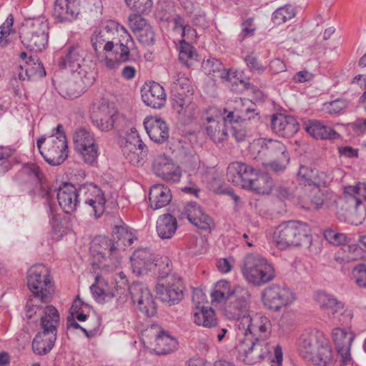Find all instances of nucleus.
I'll return each mask as SVG.
<instances>
[{"mask_svg":"<svg viewBox=\"0 0 366 366\" xmlns=\"http://www.w3.org/2000/svg\"><path fill=\"white\" fill-rule=\"evenodd\" d=\"M92 46L97 54L101 51L105 53H116L120 49L122 61H132L137 54L134 41L127 30L119 23L110 21L105 25L96 28L91 36Z\"/></svg>","mask_w":366,"mask_h":366,"instance_id":"nucleus-1","label":"nucleus"},{"mask_svg":"<svg viewBox=\"0 0 366 366\" xmlns=\"http://www.w3.org/2000/svg\"><path fill=\"white\" fill-rule=\"evenodd\" d=\"M259 171L242 162H233L227 168V179L236 186L251 189Z\"/></svg>","mask_w":366,"mask_h":366,"instance_id":"nucleus-27","label":"nucleus"},{"mask_svg":"<svg viewBox=\"0 0 366 366\" xmlns=\"http://www.w3.org/2000/svg\"><path fill=\"white\" fill-rule=\"evenodd\" d=\"M305 129L310 135L317 139H337L340 137L333 129L318 120L309 121Z\"/></svg>","mask_w":366,"mask_h":366,"instance_id":"nucleus-44","label":"nucleus"},{"mask_svg":"<svg viewBox=\"0 0 366 366\" xmlns=\"http://www.w3.org/2000/svg\"><path fill=\"white\" fill-rule=\"evenodd\" d=\"M242 273L245 280L254 286L264 285L275 276L272 264L258 254H249L244 257Z\"/></svg>","mask_w":366,"mask_h":366,"instance_id":"nucleus-11","label":"nucleus"},{"mask_svg":"<svg viewBox=\"0 0 366 366\" xmlns=\"http://www.w3.org/2000/svg\"><path fill=\"white\" fill-rule=\"evenodd\" d=\"M191 81L190 80L182 73H177L174 76V82L172 85V94H178L179 93L183 94L184 95H191L190 93Z\"/></svg>","mask_w":366,"mask_h":366,"instance_id":"nucleus-50","label":"nucleus"},{"mask_svg":"<svg viewBox=\"0 0 366 366\" xmlns=\"http://www.w3.org/2000/svg\"><path fill=\"white\" fill-rule=\"evenodd\" d=\"M235 260L232 256L219 258L217 260L216 266L219 272L227 274L230 272L234 266Z\"/></svg>","mask_w":366,"mask_h":366,"instance_id":"nucleus-64","label":"nucleus"},{"mask_svg":"<svg viewBox=\"0 0 366 366\" xmlns=\"http://www.w3.org/2000/svg\"><path fill=\"white\" fill-rule=\"evenodd\" d=\"M73 139L75 150L82 160L89 165L97 162L99 148L94 134L85 128H79L75 131Z\"/></svg>","mask_w":366,"mask_h":366,"instance_id":"nucleus-19","label":"nucleus"},{"mask_svg":"<svg viewBox=\"0 0 366 366\" xmlns=\"http://www.w3.org/2000/svg\"><path fill=\"white\" fill-rule=\"evenodd\" d=\"M137 239L135 231L126 224L116 226L114 228L112 239L105 237L95 238L93 244L94 246H99L97 252L103 259L99 262V268L104 272H110L117 268L120 264L119 253Z\"/></svg>","mask_w":366,"mask_h":366,"instance_id":"nucleus-2","label":"nucleus"},{"mask_svg":"<svg viewBox=\"0 0 366 366\" xmlns=\"http://www.w3.org/2000/svg\"><path fill=\"white\" fill-rule=\"evenodd\" d=\"M143 102L154 109H161L166 103V94L162 86L157 82L146 84L142 89Z\"/></svg>","mask_w":366,"mask_h":366,"instance_id":"nucleus-40","label":"nucleus"},{"mask_svg":"<svg viewBox=\"0 0 366 366\" xmlns=\"http://www.w3.org/2000/svg\"><path fill=\"white\" fill-rule=\"evenodd\" d=\"M273 187L274 182L267 174L259 173L251 190L258 194H268L271 192Z\"/></svg>","mask_w":366,"mask_h":366,"instance_id":"nucleus-49","label":"nucleus"},{"mask_svg":"<svg viewBox=\"0 0 366 366\" xmlns=\"http://www.w3.org/2000/svg\"><path fill=\"white\" fill-rule=\"evenodd\" d=\"M59 205L65 213L70 214L76 211L80 199L79 189L73 184L65 183L56 192Z\"/></svg>","mask_w":366,"mask_h":366,"instance_id":"nucleus-36","label":"nucleus"},{"mask_svg":"<svg viewBox=\"0 0 366 366\" xmlns=\"http://www.w3.org/2000/svg\"><path fill=\"white\" fill-rule=\"evenodd\" d=\"M98 59L102 66L110 71L118 69L121 63L128 61H122L120 58V49H118V52L116 53L115 49L112 52L98 54Z\"/></svg>","mask_w":366,"mask_h":366,"instance_id":"nucleus-48","label":"nucleus"},{"mask_svg":"<svg viewBox=\"0 0 366 366\" xmlns=\"http://www.w3.org/2000/svg\"><path fill=\"white\" fill-rule=\"evenodd\" d=\"M298 349L304 359L317 366H329L332 362L331 345L320 332H304L300 337Z\"/></svg>","mask_w":366,"mask_h":366,"instance_id":"nucleus-4","label":"nucleus"},{"mask_svg":"<svg viewBox=\"0 0 366 366\" xmlns=\"http://www.w3.org/2000/svg\"><path fill=\"white\" fill-rule=\"evenodd\" d=\"M335 175H332L330 173L315 172L312 187H317L320 189L321 186L325 187L335 179Z\"/></svg>","mask_w":366,"mask_h":366,"instance_id":"nucleus-63","label":"nucleus"},{"mask_svg":"<svg viewBox=\"0 0 366 366\" xmlns=\"http://www.w3.org/2000/svg\"><path fill=\"white\" fill-rule=\"evenodd\" d=\"M122 150L126 159L134 166L143 165L148 155V148L135 128H131L126 134Z\"/></svg>","mask_w":366,"mask_h":366,"instance_id":"nucleus-21","label":"nucleus"},{"mask_svg":"<svg viewBox=\"0 0 366 366\" xmlns=\"http://www.w3.org/2000/svg\"><path fill=\"white\" fill-rule=\"evenodd\" d=\"M93 80L92 74H86V71L82 69L72 75V81L61 87L60 94L64 98H77L93 83Z\"/></svg>","mask_w":366,"mask_h":366,"instance_id":"nucleus-32","label":"nucleus"},{"mask_svg":"<svg viewBox=\"0 0 366 366\" xmlns=\"http://www.w3.org/2000/svg\"><path fill=\"white\" fill-rule=\"evenodd\" d=\"M92 124L102 132L112 130L117 121V109L104 101L93 103L89 110Z\"/></svg>","mask_w":366,"mask_h":366,"instance_id":"nucleus-24","label":"nucleus"},{"mask_svg":"<svg viewBox=\"0 0 366 366\" xmlns=\"http://www.w3.org/2000/svg\"><path fill=\"white\" fill-rule=\"evenodd\" d=\"M80 199L90 209L95 217H101L105 211L106 198L103 191L93 184H86L79 187Z\"/></svg>","mask_w":366,"mask_h":366,"instance_id":"nucleus-26","label":"nucleus"},{"mask_svg":"<svg viewBox=\"0 0 366 366\" xmlns=\"http://www.w3.org/2000/svg\"><path fill=\"white\" fill-rule=\"evenodd\" d=\"M243 119H239V115L237 116V118L234 117L232 124H228V127H231L232 136L237 141L242 142L245 140L247 136V132L245 127L242 124V121Z\"/></svg>","mask_w":366,"mask_h":366,"instance_id":"nucleus-56","label":"nucleus"},{"mask_svg":"<svg viewBox=\"0 0 366 366\" xmlns=\"http://www.w3.org/2000/svg\"><path fill=\"white\" fill-rule=\"evenodd\" d=\"M196 56V52L194 47L185 39L179 40V59L181 62L187 66H191L192 61Z\"/></svg>","mask_w":366,"mask_h":366,"instance_id":"nucleus-52","label":"nucleus"},{"mask_svg":"<svg viewBox=\"0 0 366 366\" xmlns=\"http://www.w3.org/2000/svg\"><path fill=\"white\" fill-rule=\"evenodd\" d=\"M295 16L292 6L286 5L277 9L272 14V21L275 24H281L290 20Z\"/></svg>","mask_w":366,"mask_h":366,"instance_id":"nucleus-54","label":"nucleus"},{"mask_svg":"<svg viewBox=\"0 0 366 366\" xmlns=\"http://www.w3.org/2000/svg\"><path fill=\"white\" fill-rule=\"evenodd\" d=\"M310 192V194L306 197L311 203V207L314 209H319L323 204V194L317 187H314L311 189H307L306 192Z\"/></svg>","mask_w":366,"mask_h":366,"instance_id":"nucleus-60","label":"nucleus"},{"mask_svg":"<svg viewBox=\"0 0 366 366\" xmlns=\"http://www.w3.org/2000/svg\"><path fill=\"white\" fill-rule=\"evenodd\" d=\"M193 319L196 325L204 327H213L217 325L216 314L210 307H195Z\"/></svg>","mask_w":366,"mask_h":366,"instance_id":"nucleus-45","label":"nucleus"},{"mask_svg":"<svg viewBox=\"0 0 366 366\" xmlns=\"http://www.w3.org/2000/svg\"><path fill=\"white\" fill-rule=\"evenodd\" d=\"M234 118L239 115L241 119H250L254 117L255 104L248 99H238L234 101Z\"/></svg>","mask_w":366,"mask_h":366,"instance_id":"nucleus-47","label":"nucleus"},{"mask_svg":"<svg viewBox=\"0 0 366 366\" xmlns=\"http://www.w3.org/2000/svg\"><path fill=\"white\" fill-rule=\"evenodd\" d=\"M40 154L51 165H59L68 157V145L66 135L61 124L49 136L43 135L36 142Z\"/></svg>","mask_w":366,"mask_h":366,"instance_id":"nucleus-7","label":"nucleus"},{"mask_svg":"<svg viewBox=\"0 0 366 366\" xmlns=\"http://www.w3.org/2000/svg\"><path fill=\"white\" fill-rule=\"evenodd\" d=\"M27 286L31 292L43 302H50L54 292V285L50 271L44 264H36L27 272Z\"/></svg>","mask_w":366,"mask_h":366,"instance_id":"nucleus-14","label":"nucleus"},{"mask_svg":"<svg viewBox=\"0 0 366 366\" xmlns=\"http://www.w3.org/2000/svg\"><path fill=\"white\" fill-rule=\"evenodd\" d=\"M125 3L131 10L139 14L149 12L153 4L152 0H125Z\"/></svg>","mask_w":366,"mask_h":366,"instance_id":"nucleus-59","label":"nucleus"},{"mask_svg":"<svg viewBox=\"0 0 366 366\" xmlns=\"http://www.w3.org/2000/svg\"><path fill=\"white\" fill-rule=\"evenodd\" d=\"M143 124L148 136L153 142L163 143L168 139L169 128L162 119L154 116L147 117Z\"/></svg>","mask_w":366,"mask_h":366,"instance_id":"nucleus-39","label":"nucleus"},{"mask_svg":"<svg viewBox=\"0 0 366 366\" xmlns=\"http://www.w3.org/2000/svg\"><path fill=\"white\" fill-rule=\"evenodd\" d=\"M248 310L242 311L235 318L237 337L266 340L272 332L270 320L261 314L252 316L247 313Z\"/></svg>","mask_w":366,"mask_h":366,"instance_id":"nucleus-10","label":"nucleus"},{"mask_svg":"<svg viewBox=\"0 0 366 366\" xmlns=\"http://www.w3.org/2000/svg\"><path fill=\"white\" fill-rule=\"evenodd\" d=\"M13 24V16L9 14L5 21L0 26V44L2 46H6L7 43V37L11 34Z\"/></svg>","mask_w":366,"mask_h":366,"instance_id":"nucleus-61","label":"nucleus"},{"mask_svg":"<svg viewBox=\"0 0 366 366\" xmlns=\"http://www.w3.org/2000/svg\"><path fill=\"white\" fill-rule=\"evenodd\" d=\"M174 31L181 35L182 39H185V41L192 40L197 36L196 31L189 25H186L184 19L179 16L174 19Z\"/></svg>","mask_w":366,"mask_h":366,"instance_id":"nucleus-51","label":"nucleus"},{"mask_svg":"<svg viewBox=\"0 0 366 366\" xmlns=\"http://www.w3.org/2000/svg\"><path fill=\"white\" fill-rule=\"evenodd\" d=\"M350 278L358 287L366 288V264L355 266L352 269Z\"/></svg>","mask_w":366,"mask_h":366,"instance_id":"nucleus-57","label":"nucleus"},{"mask_svg":"<svg viewBox=\"0 0 366 366\" xmlns=\"http://www.w3.org/2000/svg\"><path fill=\"white\" fill-rule=\"evenodd\" d=\"M348 102L344 99H337L334 101L325 102L322 109L330 114H339L347 108Z\"/></svg>","mask_w":366,"mask_h":366,"instance_id":"nucleus-58","label":"nucleus"},{"mask_svg":"<svg viewBox=\"0 0 366 366\" xmlns=\"http://www.w3.org/2000/svg\"><path fill=\"white\" fill-rule=\"evenodd\" d=\"M249 149L254 159L267 154L276 156L277 159L269 164L275 172H283L290 161L286 146L278 140L257 139L250 144Z\"/></svg>","mask_w":366,"mask_h":366,"instance_id":"nucleus-9","label":"nucleus"},{"mask_svg":"<svg viewBox=\"0 0 366 366\" xmlns=\"http://www.w3.org/2000/svg\"><path fill=\"white\" fill-rule=\"evenodd\" d=\"M182 218H187L193 225L203 229L211 230L214 226L212 219L195 202L188 203L181 212Z\"/></svg>","mask_w":366,"mask_h":366,"instance_id":"nucleus-37","label":"nucleus"},{"mask_svg":"<svg viewBox=\"0 0 366 366\" xmlns=\"http://www.w3.org/2000/svg\"><path fill=\"white\" fill-rule=\"evenodd\" d=\"M315 300L321 310L330 319H337L342 325H347L352 320V311L345 307L344 304L332 295L319 291L315 294Z\"/></svg>","mask_w":366,"mask_h":366,"instance_id":"nucleus-17","label":"nucleus"},{"mask_svg":"<svg viewBox=\"0 0 366 366\" xmlns=\"http://www.w3.org/2000/svg\"><path fill=\"white\" fill-rule=\"evenodd\" d=\"M264 306L272 311H279L282 307L292 305L295 295L290 288L273 285L265 288L262 293Z\"/></svg>","mask_w":366,"mask_h":366,"instance_id":"nucleus-22","label":"nucleus"},{"mask_svg":"<svg viewBox=\"0 0 366 366\" xmlns=\"http://www.w3.org/2000/svg\"><path fill=\"white\" fill-rule=\"evenodd\" d=\"M25 72L29 74L31 79L41 78L46 75V71L42 64L38 59L30 58L25 62Z\"/></svg>","mask_w":366,"mask_h":366,"instance_id":"nucleus-53","label":"nucleus"},{"mask_svg":"<svg viewBox=\"0 0 366 366\" xmlns=\"http://www.w3.org/2000/svg\"><path fill=\"white\" fill-rule=\"evenodd\" d=\"M344 192L350 204L353 206L345 212H338V219L354 225L362 224L366 216V209L363 202H366V185L359 182L354 186H347L344 189Z\"/></svg>","mask_w":366,"mask_h":366,"instance_id":"nucleus-12","label":"nucleus"},{"mask_svg":"<svg viewBox=\"0 0 366 366\" xmlns=\"http://www.w3.org/2000/svg\"><path fill=\"white\" fill-rule=\"evenodd\" d=\"M203 71L207 75H212L214 77H219L225 81L231 82L232 84H242L246 86L247 83L243 80V74L242 71L229 69L226 70L222 63L217 59L209 58L204 60L202 64Z\"/></svg>","mask_w":366,"mask_h":366,"instance_id":"nucleus-29","label":"nucleus"},{"mask_svg":"<svg viewBox=\"0 0 366 366\" xmlns=\"http://www.w3.org/2000/svg\"><path fill=\"white\" fill-rule=\"evenodd\" d=\"M315 171L309 167L301 165L297 174L300 184L304 185L305 190L312 188Z\"/></svg>","mask_w":366,"mask_h":366,"instance_id":"nucleus-55","label":"nucleus"},{"mask_svg":"<svg viewBox=\"0 0 366 366\" xmlns=\"http://www.w3.org/2000/svg\"><path fill=\"white\" fill-rule=\"evenodd\" d=\"M49 24L44 16L26 19L22 24L20 38L23 45L36 52L44 50L48 45Z\"/></svg>","mask_w":366,"mask_h":366,"instance_id":"nucleus-8","label":"nucleus"},{"mask_svg":"<svg viewBox=\"0 0 366 366\" xmlns=\"http://www.w3.org/2000/svg\"><path fill=\"white\" fill-rule=\"evenodd\" d=\"M146 332L142 341L152 352L167 355L174 352L178 347L176 338L164 330L157 331V327H151Z\"/></svg>","mask_w":366,"mask_h":366,"instance_id":"nucleus-20","label":"nucleus"},{"mask_svg":"<svg viewBox=\"0 0 366 366\" xmlns=\"http://www.w3.org/2000/svg\"><path fill=\"white\" fill-rule=\"evenodd\" d=\"M233 121V112L210 107L204 123L207 135L215 143L225 141L228 137V124H232Z\"/></svg>","mask_w":366,"mask_h":366,"instance_id":"nucleus-13","label":"nucleus"},{"mask_svg":"<svg viewBox=\"0 0 366 366\" xmlns=\"http://www.w3.org/2000/svg\"><path fill=\"white\" fill-rule=\"evenodd\" d=\"M56 333L41 330L36 335L32 342V349L35 354L46 355L54 347L56 340Z\"/></svg>","mask_w":366,"mask_h":366,"instance_id":"nucleus-42","label":"nucleus"},{"mask_svg":"<svg viewBox=\"0 0 366 366\" xmlns=\"http://www.w3.org/2000/svg\"><path fill=\"white\" fill-rule=\"evenodd\" d=\"M149 199L151 207L156 210L167 206L172 200L170 189L163 184H154L150 188Z\"/></svg>","mask_w":366,"mask_h":366,"instance_id":"nucleus-43","label":"nucleus"},{"mask_svg":"<svg viewBox=\"0 0 366 366\" xmlns=\"http://www.w3.org/2000/svg\"><path fill=\"white\" fill-rule=\"evenodd\" d=\"M86 51L79 46H71L66 50L65 55L61 58L60 64L61 66L68 69L74 75L84 69L86 74H91L89 71V67L84 63Z\"/></svg>","mask_w":366,"mask_h":366,"instance_id":"nucleus-33","label":"nucleus"},{"mask_svg":"<svg viewBox=\"0 0 366 366\" xmlns=\"http://www.w3.org/2000/svg\"><path fill=\"white\" fill-rule=\"evenodd\" d=\"M236 348L239 360L247 365H254L264 360L270 352L271 347L267 340L238 337Z\"/></svg>","mask_w":366,"mask_h":366,"instance_id":"nucleus-15","label":"nucleus"},{"mask_svg":"<svg viewBox=\"0 0 366 366\" xmlns=\"http://www.w3.org/2000/svg\"><path fill=\"white\" fill-rule=\"evenodd\" d=\"M213 304L220 305L229 301L224 308L225 315L229 319H234L242 311L249 307L250 294L247 288L222 280L217 282L211 293Z\"/></svg>","mask_w":366,"mask_h":366,"instance_id":"nucleus-3","label":"nucleus"},{"mask_svg":"<svg viewBox=\"0 0 366 366\" xmlns=\"http://www.w3.org/2000/svg\"><path fill=\"white\" fill-rule=\"evenodd\" d=\"M132 272L137 276L153 272L162 279L172 271V263L167 257L155 255L147 248L136 249L130 257Z\"/></svg>","mask_w":366,"mask_h":366,"instance_id":"nucleus-6","label":"nucleus"},{"mask_svg":"<svg viewBox=\"0 0 366 366\" xmlns=\"http://www.w3.org/2000/svg\"><path fill=\"white\" fill-rule=\"evenodd\" d=\"M81 0H56L53 15L60 23L71 22L80 13Z\"/></svg>","mask_w":366,"mask_h":366,"instance_id":"nucleus-35","label":"nucleus"},{"mask_svg":"<svg viewBox=\"0 0 366 366\" xmlns=\"http://www.w3.org/2000/svg\"><path fill=\"white\" fill-rule=\"evenodd\" d=\"M325 238L331 244L340 245L347 242V237L333 229H327L324 233Z\"/></svg>","mask_w":366,"mask_h":366,"instance_id":"nucleus-62","label":"nucleus"},{"mask_svg":"<svg viewBox=\"0 0 366 366\" xmlns=\"http://www.w3.org/2000/svg\"><path fill=\"white\" fill-rule=\"evenodd\" d=\"M132 302L139 311L148 317L156 314L157 307L153 296L149 288L142 283H134L129 287Z\"/></svg>","mask_w":366,"mask_h":366,"instance_id":"nucleus-28","label":"nucleus"},{"mask_svg":"<svg viewBox=\"0 0 366 366\" xmlns=\"http://www.w3.org/2000/svg\"><path fill=\"white\" fill-rule=\"evenodd\" d=\"M332 339L341 357L342 366H357L350 356V347L355 335L350 328L337 327L332 332Z\"/></svg>","mask_w":366,"mask_h":366,"instance_id":"nucleus-30","label":"nucleus"},{"mask_svg":"<svg viewBox=\"0 0 366 366\" xmlns=\"http://www.w3.org/2000/svg\"><path fill=\"white\" fill-rule=\"evenodd\" d=\"M129 26L138 39L145 45H152L154 42V31L148 21L139 14H132L128 18Z\"/></svg>","mask_w":366,"mask_h":366,"instance_id":"nucleus-34","label":"nucleus"},{"mask_svg":"<svg viewBox=\"0 0 366 366\" xmlns=\"http://www.w3.org/2000/svg\"><path fill=\"white\" fill-rule=\"evenodd\" d=\"M114 282H109L107 277L103 274H97L95 282L90 286L93 297L99 303H102L112 300L117 291L124 289L127 285L126 276L122 272L117 273L114 277Z\"/></svg>","mask_w":366,"mask_h":366,"instance_id":"nucleus-18","label":"nucleus"},{"mask_svg":"<svg viewBox=\"0 0 366 366\" xmlns=\"http://www.w3.org/2000/svg\"><path fill=\"white\" fill-rule=\"evenodd\" d=\"M177 227L176 219L171 214L160 216L157 221V232L162 239H169L175 233Z\"/></svg>","mask_w":366,"mask_h":366,"instance_id":"nucleus-46","label":"nucleus"},{"mask_svg":"<svg viewBox=\"0 0 366 366\" xmlns=\"http://www.w3.org/2000/svg\"><path fill=\"white\" fill-rule=\"evenodd\" d=\"M55 193L56 191L51 189L48 185L41 184L40 195L46 201V212L51 227V234L54 239L59 240L71 232V227L69 221L66 219L61 218V215L56 213V206L51 202Z\"/></svg>","mask_w":366,"mask_h":366,"instance_id":"nucleus-16","label":"nucleus"},{"mask_svg":"<svg viewBox=\"0 0 366 366\" xmlns=\"http://www.w3.org/2000/svg\"><path fill=\"white\" fill-rule=\"evenodd\" d=\"M172 105L181 124H189L195 118L197 105L191 95L172 94Z\"/></svg>","mask_w":366,"mask_h":366,"instance_id":"nucleus-31","label":"nucleus"},{"mask_svg":"<svg viewBox=\"0 0 366 366\" xmlns=\"http://www.w3.org/2000/svg\"><path fill=\"white\" fill-rule=\"evenodd\" d=\"M36 309L40 317L41 329L57 334V327L60 323V315L57 309L50 305Z\"/></svg>","mask_w":366,"mask_h":366,"instance_id":"nucleus-41","label":"nucleus"},{"mask_svg":"<svg viewBox=\"0 0 366 366\" xmlns=\"http://www.w3.org/2000/svg\"><path fill=\"white\" fill-rule=\"evenodd\" d=\"M271 128L280 137H291L298 132L300 125L291 115L276 114L271 117Z\"/></svg>","mask_w":366,"mask_h":366,"instance_id":"nucleus-38","label":"nucleus"},{"mask_svg":"<svg viewBox=\"0 0 366 366\" xmlns=\"http://www.w3.org/2000/svg\"><path fill=\"white\" fill-rule=\"evenodd\" d=\"M155 290L162 301L169 304L174 305L182 297V280L177 274L172 273V271L162 279H158Z\"/></svg>","mask_w":366,"mask_h":366,"instance_id":"nucleus-23","label":"nucleus"},{"mask_svg":"<svg viewBox=\"0 0 366 366\" xmlns=\"http://www.w3.org/2000/svg\"><path fill=\"white\" fill-rule=\"evenodd\" d=\"M154 173L169 183H177L182 177L181 168L173 159L165 154H159L154 157L152 163Z\"/></svg>","mask_w":366,"mask_h":366,"instance_id":"nucleus-25","label":"nucleus"},{"mask_svg":"<svg viewBox=\"0 0 366 366\" xmlns=\"http://www.w3.org/2000/svg\"><path fill=\"white\" fill-rule=\"evenodd\" d=\"M272 239L282 250L300 246L310 247L312 243L309 226L299 221H287L279 224L273 232Z\"/></svg>","mask_w":366,"mask_h":366,"instance_id":"nucleus-5","label":"nucleus"}]
</instances>
